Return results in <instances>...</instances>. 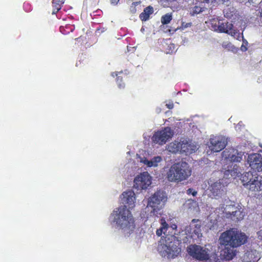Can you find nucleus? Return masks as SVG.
Returning <instances> with one entry per match:
<instances>
[{
	"instance_id": "f257e3e1",
	"label": "nucleus",
	"mask_w": 262,
	"mask_h": 262,
	"mask_svg": "<svg viewBox=\"0 0 262 262\" xmlns=\"http://www.w3.org/2000/svg\"><path fill=\"white\" fill-rule=\"evenodd\" d=\"M120 199L124 205L113 210L109 221L113 227L121 230L125 236L129 237L134 233L136 228L134 218L129 210L135 206V193L132 190L124 191L120 195Z\"/></svg>"
},
{
	"instance_id": "f03ea898",
	"label": "nucleus",
	"mask_w": 262,
	"mask_h": 262,
	"mask_svg": "<svg viewBox=\"0 0 262 262\" xmlns=\"http://www.w3.org/2000/svg\"><path fill=\"white\" fill-rule=\"evenodd\" d=\"M179 243L176 237L172 235H167L162 237L159 242L158 251L163 257L168 259L177 257L181 251L178 247Z\"/></svg>"
},
{
	"instance_id": "7ed1b4c3",
	"label": "nucleus",
	"mask_w": 262,
	"mask_h": 262,
	"mask_svg": "<svg viewBox=\"0 0 262 262\" xmlns=\"http://www.w3.org/2000/svg\"><path fill=\"white\" fill-rule=\"evenodd\" d=\"M191 174V169L185 162L172 164L166 172V178L170 182L179 183L187 180Z\"/></svg>"
},
{
	"instance_id": "20e7f679",
	"label": "nucleus",
	"mask_w": 262,
	"mask_h": 262,
	"mask_svg": "<svg viewBox=\"0 0 262 262\" xmlns=\"http://www.w3.org/2000/svg\"><path fill=\"white\" fill-rule=\"evenodd\" d=\"M247 238L245 233L237 229L232 228L223 232L220 236L219 241L222 245L237 248L245 244Z\"/></svg>"
},
{
	"instance_id": "39448f33",
	"label": "nucleus",
	"mask_w": 262,
	"mask_h": 262,
	"mask_svg": "<svg viewBox=\"0 0 262 262\" xmlns=\"http://www.w3.org/2000/svg\"><path fill=\"white\" fill-rule=\"evenodd\" d=\"M198 149L197 146L188 139L181 138L180 141L175 140L167 145V149L173 154H181L185 155L194 153Z\"/></svg>"
},
{
	"instance_id": "423d86ee",
	"label": "nucleus",
	"mask_w": 262,
	"mask_h": 262,
	"mask_svg": "<svg viewBox=\"0 0 262 262\" xmlns=\"http://www.w3.org/2000/svg\"><path fill=\"white\" fill-rule=\"evenodd\" d=\"M241 180L247 189L254 192L262 191V176L256 172H244L241 175Z\"/></svg>"
},
{
	"instance_id": "0eeeda50",
	"label": "nucleus",
	"mask_w": 262,
	"mask_h": 262,
	"mask_svg": "<svg viewBox=\"0 0 262 262\" xmlns=\"http://www.w3.org/2000/svg\"><path fill=\"white\" fill-rule=\"evenodd\" d=\"M167 195L165 192L162 190L156 192L148 200V204L145 208V213L150 211V216L156 215L164 205L167 201Z\"/></svg>"
},
{
	"instance_id": "6e6552de",
	"label": "nucleus",
	"mask_w": 262,
	"mask_h": 262,
	"mask_svg": "<svg viewBox=\"0 0 262 262\" xmlns=\"http://www.w3.org/2000/svg\"><path fill=\"white\" fill-rule=\"evenodd\" d=\"M216 213H218L217 215H222V217H226L230 218L232 220H241L243 219L245 213L243 212V209L241 206H235L234 205L224 204L221 205L215 210Z\"/></svg>"
},
{
	"instance_id": "1a4fd4ad",
	"label": "nucleus",
	"mask_w": 262,
	"mask_h": 262,
	"mask_svg": "<svg viewBox=\"0 0 262 262\" xmlns=\"http://www.w3.org/2000/svg\"><path fill=\"white\" fill-rule=\"evenodd\" d=\"M187 252L193 258L205 261L209 257L210 251L206 246L197 245H191L187 247Z\"/></svg>"
},
{
	"instance_id": "9d476101",
	"label": "nucleus",
	"mask_w": 262,
	"mask_h": 262,
	"mask_svg": "<svg viewBox=\"0 0 262 262\" xmlns=\"http://www.w3.org/2000/svg\"><path fill=\"white\" fill-rule=\"evenodd\" d=\"M222 155L224 164H231L234 162H240L242 160L243 152L231 147L226 148L222 152Z\"/></svg>"
},
{
	"instance_id": "9b49d317",
	"label": "nucleus",
	"mask_w": 262,
	"mask_h": 262,
	"mask_svg": "<svg viewBox=\"0 0 262 262\" xmlns=\"http://www.w3.org/2000/svg\"><path fill=\"white\" fill-rule=\"evenodd\" d=\"M209 195L212 198L218 199L225 194L226 185L223 180H219L216 182L210 181L209 182Z\"/></svg>"
},
{
	"instance_id": "f8f14e48",
	"label": "nucleus",
	"mask_w": 262,
	"mask_h": 262,
	"mask_svg": "<svg viewBox=\"0 0 262 262\" xmlns=\"http://www.w3.org/2000/svg\"><path fill=\"white\" fill-rule=\"evenodd\" d=\"M173 131L169 127L156 132L151 138L152 141L155 144L163 145L167 141L171 138L173 135Z\"/></svg>"
},
{
	"instance_id": "ddd939ff",
	"label": "nucleus",
	"mask_w": 262,
	"mask_h": 262,
	"mask_svg": "<svg viewBox=\"0 0 262 262\" xmlns=\"http://www.w3.org/2000/svg\"><path fill=\"white\" fill-rule=\"evenodd\" d=\"M227 144V138L223 136H212L208 143L211 151L219 152L224 149Z\"/></svg>"
},
{
	"instance_id": "4468645a",
	"label": "nucleus",
	"mask_w": 262,
	"mask_h": 262,
	"mask_svg": "<svg viewBox=\"0 0 262 262\" xmlns=\"http://www.w3.org/2000/svg\"><path fill=\"white\" fill-rule=\"evenodd\" d=\"M134 183L135 189L145 190L151 184V177L147 172H143L135 178Z\"/></svg>"
},
{
	"instance_id": "2eb2a0df",
	"label": "nucleus",
	"mask_w": 262,
	"mask_h": 262,
	"mask_svg": "<svg viewBox=\"0 0 262 262\" xmlns=\"http://www.w3.org/2000/svg\"><path fill=\"white\" fill-rule=\"evenodd\" d=\"M222 169L224 178L225 179H234L239 176L242 171L241 168L236 164L234 163L224 164Z\"/></svg>"
},
{
	"instance_id": "dca6fc26",
	"label": "nucleus",
	"mask_w": 262,
	"mask_h": 262,
	"mask_svg": "<svg viewBox=\"0 0 262 262\" xmlns=\"http://www.w3.org/2000/svg\"><path fill=\"white\" fill-rule=\"evenodd\" d=\"M185 233L188 237L195 238L202 236L200 222L195 219L192 220L190 226H187L185 229Z\"/></svg>"
},
{
	"instance_id": "f3484780",
	"label": "nucleus",
	"mask_w": 262,
	"mask_h": 262,
	"mask_svg": "<svg viewBox=\"0 0 262 262\" xmlns=\"http://www.w3.org/2000/svg\"><path fill=\"white\" fill-rule=\"evenodd\" d=\"M247 163L253 170L262 171V156L259 154H252L248 156Z\"/></svg>"
},
{
	"instance_id": "a211bd4d",
	"label": "nucleus",
	"mask_w": 262,
	"mask_h": 262,
	"mask_svg": "<svg viewBox=\"0 0 262 262\" xmlns=\"http://www.w3.org/2000/svg\"><path fill=\"white\" fill-rule=\"evenodd\" d=\"M161 156H156L152 157H140L139 161L142 163L146 168L157 167L162 162Z\"/></svg>"
},
{
	"instance_id": "6ab92c4d",
	"label": "nucleus",
	"mask_w": 262,
	"mask_h": 262,
	"mask_svg": "<svg viewBox=\"0 0 262 262\" xmlns=\"http://www.w3.org/2000/svg\"><path fill=\"white\" fill-rule=\"evenodd\" d=\"M244 262H256L260 259L259 252L252 249H248L243 256Z\"/></svg>"
},
{
	"instance_id": "aec40b11",
	"label": "nucleus",
	"mask_w": 262,
	"mask_h": 262,
	"mask_svg": "<svg viewBox=\"0 0 262 262\" xmlns=\"http://www.w3.org/2000/svg\"><path fill=\"white\" fill-rule=\"evenodd\" d=\"M230 246H225L220 251V256L222 259L227 260L232 259L236 254V250Z\"/></svg>"
},
{
	"instance_id": "412c9836",
	"label": "nucleus",
	"mask_w": 262,
	"mask_h": 262,
	"mask_svg": "<svg viewBox=\"0 0 262 262\" xmlns=\"http://www.w3.org/2000/svg\"><path fill=\"white\" fill-rule=\"evenodd\" d=\"M217 32L221 33H230V30L233 28V25L229 22L222 20Z\"/></svg>"
},
{
	"instance_id": "4be33fe9",
	"label": "nucleus",
	"mask_w": 262,
	"mask_h": 262,
	"mask_svg": "<svg viewBox=\"0 0 262 262\" xmlns=\"http://www.w3.org/2000/svg\"><path fill=\"white\" fill-rule=\"evenodd\" d=\"M154 12V8L152 6H149L145 8L143 12L140 14V18L142 21H146L149 18L150 15L152 14Z\"/></svg>"
},
{
	"instance_id": "5701e85b",
	"label": "nucleus",
	"mask_w": 262,
	"mask_h": 262,
	"mask_svg": "<svg viewBox=\"0 0 262 262\" xmlns=\"http://www.w3.org/2000/svg\"><path fill=\"white\" fill-rule=\"evenodd\" d=\"M161 227L156 231V234L158 236L162 235L163 233L166 235L167 230L169 228L168 225L163 218L161 219Z\"/></svg>"
},
{
	"instance_id": "b1692460",
	"label": "nucleus",
	"mask_w": 262,
	"mask_h": 262,
	"mask_svg": "<svg viewBox=\"0 0 262 262\" xmlns=\"http://www.w3.org/2000/svg\"><path fill=\"white\" fill-rule=\"evenodd\" d=\"M203 3H200L190 8V13L192 15L198 14L204 11Z\"/></svg>"
},
{
	"instance_id": "393cba45",
	"label": "nucleus",
	"mask_w": 262,
	"mask_h": 262,
	"mask_svg": "<svg viewBox=\"0 0 262 262\" xmlns=\"http://www.w3.org/2000/svg\"><path fill=\"white\" fill-rule=\"evenodd\" d=\"M222 20L219 19L217 17H214L210 19L209 20V26L211 29L214 31H217L219 29V27L220 24V22H221Z\"/></svg>"
},
{
	"instance_id": "a878e982",
	"label": "nucleus",
	"mask_w": 262,
	"mask_h": 262,
	"mask_svg": "<svg viewBox=\"0 0 262 262\" xmlns=\"http://www.w3.org/2000/svg\"><path fill=\"white\" fill-rule=\"evenodd\" d=\"M52 14H56L61 8V5L64 3V0H53Z\"/></svg>"
},
{
	"instance_id": "bb28decb",
	"label": "nucleus",
	"mask_w": 262,
	"mask_h": 262,
	"mask_svg": "<svg viewBox=\"0 0 262 262\" xmlns=\"http://www.w3.org/2000/svg\"><path fill=\"white\" fill-rule=\"evenodd\" d=\"M230 33H228L229 35L233 37L234 38L237 40H241V39H243L244 36L243 34H241L238 31H237L235 30H234L233 28L230 30Z\"/></svg>"
},
{
	"instance_id": "cd10ccee",
	"label": "nucleus",
	"mask_w": 262,
	"mask_h": 262,
	"mask_svg": "<svg viewBox=\"0 0 262 262\" xmlns=\"http://www.w3.org/2000/svg\"><path fill=\"white\" fill-rule=\"evenodd\" d=\"M122 73V72H120L119 73V74ZM112 76L113 77L117 76V83L118 84V87L120 89H123L125 87V84L124 82H122V79L121 77H120V76H118V73L117 72H113L112 73Z\"/></svg>"
},
{
	"instance_id": "c85d7f7f",
	"label": "nucleus",
	"mask_w": 262,
	"mask_h": 262,
	"mask_svg": "<svg viewBox=\"0 0 262 262\" xmlns=\"http://www.w3.org/2000/svg\"><path fill=\"white\" fill-rule=\"evenodd\" d=\"M172 17L171 13H167L162 16L161 21V23L163 25L169 24L172 20Z\"/></svg>"
},
{
	"instance_id": "c756f323",
	"label": "nucleus",
	"mask_w": 262,
	"mask_h": 262,
	"mask_svg": "<svg viewBox=\"0 0 262 262\" xmlns=\"http://www.w3.org/2000/svg\"><path fill=\"white\" fill-rule=\"evenodd\" d=\"M204 262H222V260L218 258L216 254H210L209 257L207 258Z\"/></svg>"
},
{
	"instance_id": "7c9ffc66",
	"label": "nucleus",
	"mask_w": 262,
	"mask_h": 262,
	"mask_svg": "<svg viewBox=\"0 0 262 262\" xmlns=\"http://www.w3.org/2000/svg\"><path fill=\"white\" fill-rule=\"evenodd\" d=\"M177 0H161V5L165 8L171 7Z\"/></svg>"
},
{
	"instance_id": "2f4dec72",
	"label": "nucleus",
	"mask_w": 262,
	"mask_h": 262,
	"mask_svg": "<svg viewBox=\"0 0 262 262\" xmlns=\"http://www.w3.org/2000/svg\"><path fill=\"white\" fill-rule=\"evenodd\" d=\"M234 10L233 8H227L224 11V16L227 18H231L234 13Z\"/></svg>"
},
{
	"instance_id": "473e14b6",
	"label": "nucleus",
	"mask_w": 262,
	"mask_h": 262,
	"mask_svg": "<svg viewBox=\"0 0 262 262\" xmlns=\"http://www.w3.org/2000/svg\"><path fill=\"white\" fill-rule=\"evenodd\" d=\"M157 214L158 213H156V215L155 214L154 215H152L151 216H150V213H148L147 215H146V216H145V215L143 214V213L142 214L144 216V217H146L147 219V220L145 221L146 224H148V221L149 220L148 219L150 218V219H149L150 221H155V222H156V223L155 224V226H156L157 225V219H158V216L157 215Z\"/></svg>"
},
{
	"instance_id": "72a5a7b5",
	"label": "nucleus",
	"mask_w": 262,
	"mask_h": 262,
	"mask_svg": "<svg viewBox=\"0 0 262 262\" xmlns=\"http://www.w3.org/2000/svg\"><path fill=\"white\" fill-rule=\"evenodd\" d=\"M157 214L158 213H156V215L155 214L154 215H152L151 216H150V213H148L147 215H146V216H145V215L143 214V213L142 214L144 216V217H146L147 219V220L145 221L146 224H148V221L149 220L148 219L150 218V219H149L150 221H155V222H156V223L155 224V226H156L157 225V219H158V216L157 215Z\"/></svg>"
},
{
	"instance_id": "f704fd0d",
	"label": "nucleus",
	"mask_w": 262,
	"mask_h": 262,
	"mask_svg": "<svg viewBox=\"0 0 262 262\" xmlns=\"http://www.w3.org/2000/svg\"><path fill=\"white\" fill-rule=\"evenodd\" d=\"M185 206L188 207L190 210H192L193 209L191 208V207H193V208H196V202L192 200H189L185 204Z\"/></svg>"
},
{
	"instance_id": "c9c22d12",
	"label": "nucleus",
	"mask_w": 262,
	"mask_h": 262,
	"mask_svg": "<svg viewBox=\"0 0 262 262\" xmlns=\"http://www.w3.org/2000/svg\"><path fill=\"white\" fill-rule=\"evenodd\" d=\"M140 2H136L132 3L130 8V11L132 14H135L137 12L136 7L140 5Z\"/></svg>"
},
{
	"instance_id": "e433bc0d",
	"label": "nucleus",
	"mask_w": 262,
	"mask_h": 262,
	"mask_svg": "<svg viewBox=\"0 0 262 262\" xmlns=\"http://www.w3.org/2000/svg\"><path fill=\"white\" fill-rule=\"evenodd\" d=\"M242 40L243 41V43H242V46L241 47V50L242 51H246L247 50V46L248 45V42L244 38H243V39H242Z\"/></svg>"
},
{
	"instance_id": "4c0bfd02",
	"label": "nucleus",
	"mask_w": 262,
	"mask_h": 262,
	"mask_svg": "<svg viewBox=\"0 0 262 262\" xmlns=\"http://www.w3.org/2000/svg\"><path fill=\"white\" fill-rule=\"evenodd\" d=\"M186 193L188 195H192L193 196H195L197 193L198 192L194 190H193L192 188H189L186 190Z\"/></svg>"
},
{
	"instance_id": "58836bf2",
	"label": "nucleus",
	"mask_w": 262,
	"mask_h": 262,
	"mask_svg": "<svg viewBox=\"0 0 262 262\" xmlns=\"http://www.w3.org/2000/svg\"><path fill=\"white\" fill-rule=\"evenodd\" d=\"M191 25H192V24L191 23H182L180 29H181L182 30H184L187 28L191 27Z\"/></svg>"
},
{
	"instance_id": "ea45409f",
	"label": "nucleus",
	"mask_w": 262,
	"mask_h": 262,
	"mask_svg": "<svg viewBox=\"0 0 262 262\" xmlns=\"http://www.w3.org/2000/svg\"><path fill=\"white\" fill-rule=\"evenodd\" d=\"M257 238L262 241V229L257 232Z\"/></svg>"
},
{
	"instance_id": "a19ab883",
	"label": "nucleus",
	"mask_w": 262,
	"mask_h": 262,
	"mask_svg": "<svg viewBox=\"0 0 262 262\" xmlns=\"http://www.w3.org/2000/svg\"><path fill=\"white\" fill-rule=\"evenodd\" d=\"M166 105L169 109H171L173 107V104L172 102H169L168 103H167Z\"/></svg>"
},
{
	"instance_id": "79ce46f5",
	"label": "nucleus",
	"mask_w": 262,
	"mask_h": 262,
	"mask_svg": "<svg viewBox=\"0 0 262 262\" xmlns=\"http://www.w3.org/2000/svg\"><path fill=\"white\" fill-rule=\"evenodd\" d=\"M119 1V0H111V3L113 5H116Z\"/></svg>"
},
{
	"instance_id": "37998d69",
	"label": "nucleus",
	"mask_w": 262,
	"mask_h": 262,
	"mask_svg": "<svg viewBox=\"0 0 262 262\" xmlns=\"http://www.w3.org/2000/svg\"><path fill=\"white\" fill-rule=\"evenodd\" d=\"M231 46V44L230 43H228V42H224L223 43V47H224V48H227V46L228 47H230Z\"/></svg>"
},
{
	"instance_id": "c03bdc74",
	"label": "nucleus",
	"mask_w": 262,
	"mask_h": 262,
	"mask_svg": "<svg viewBox=\"0 0 262 262\" xmlns=\"http://www.w3.org/2000/svg\"><path fill=\"white\" fill-rule=\"evenodd\" d=\"M169 227L171 228L172 230H175L177 229V226L176 224H172L171 226Z\"/></svg>"
},
{
	"instance_id": "a18cd8bd",
	"label": "nucleus",
	"mask_w": 262,
	"mask_h": 262,
	"mask_svg": "<svg viewBox=\"0 0 262 262\" xmlns=\"http://www.w3.org/2000/svg\"><path fill=\"white\" fill-rule=\"evenodd\" d=\"M253 0H242V2H244V3H247V2H252Z\"/></svg>"
},
{
	"instance_id": "49530a36",
	"label": "nucleus",
	"mask_w": 262,
	"mask_h": 262,
	"mask_svg": "<svg viewBox=\"0 0 262 262\" xmlns=\"http://www.w3.org/2000/svg\"><path fill=\"white\" fill-rule=\"evenodd\" d=\"M156 111L157 113H160L161 111V110L160 108L158 107L156 108Z\"/></svg>"
},
{
	"instance_id": "de8ad7c7",
	"label": "nucleus",
	"mask_w": 262,
	"mask_h": 262,
	"mask_svg": "<svg viewBox=\"0 0 262 262\" xmlns=\"http://www.w3.org/2000/svg\"><path fill=\"white\" fill-rule=\"evenodd\" d=\"M178 29H179V28H177L176 29H175V30H174V32H175V31H176Z\"/></svg>"
},
{
	"instance_id": "09e8293b",
	"label": "nucleus",
	"mask_w": 262,
	"mask_h": 262,
	"mask_svg": "<svg viewBox=\"0 0 262 262\" xmlns=\"http://www.w3.org/2000/svg\"><path fill=\"white\" fill-rule=\"evenodd\" d=\"M141 30V31H144V29L142 28Z\"/></svg>"
}]
</instances>
